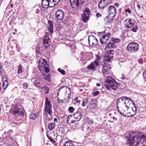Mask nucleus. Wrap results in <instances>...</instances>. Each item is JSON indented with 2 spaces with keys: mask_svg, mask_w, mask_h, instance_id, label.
<instances>
[{
  "mask_svg": "<svg viewBox=\"0 0 146 146\" xmlns=\"http://www.w3.org/2000/svg\"><path fill=\"white\" fill-rule=\"evenodd\" d=\"M6 14H7L6 13H5V15H4L3 18H7V17L6 16Z\"/></svg>",
  "mask_w": 146,
  "mask_h": 146,
  "instance_id": "obj_61",
  "label": "nucleus"
},
{
  "mask_svg": "<svg viewBox=\"0 0 146 146\" xmlns=\"http://www.w3.org/2000/svg\"><path fill=\"white\" fill-rule=\"evenodd\" d=\"M116 103L117 108L119 112L122 115L125 116V113L127 112L130 105L133 103L130 98L124 96L117 100Z\"/></svg>",
  "mask_w": 146,
  "mask_h": 146,
  "instance_id": "obj_1",
  "label": "nucleus"
},
{
  "mask_svg": "<svg viewBox=\"0 0 146 146\" xmlns=\"http://www.w3.org/2000/svg\"><path fill=\"white\" fill-rule=\"evenodd\" d=\"M35 12L36 13H38L39 12V10L38 9H37L35 11Z\"/></svg>",
  "mask_w": 146,
  "mask_h": 146,
  "instance_id": "obj_60",
  "label": "nucleus"
},
{
  "mask_svg": "<svg viewBox=\"0 0 146 146\" xmlns=\"http://www.w3.org/2000/svg\"><path fill=\"white\" fill-rule=\"evenodd\" d=\"M132 27H133L131 28L132 31L133 32H136L138 29V26L135 24Z\"/></svg>",
  "mask_w": 146,
  "mask_h": 146,
  "instance_id": "obj_37",
  "label": "nucleus"
},
{
  "mask_svg": "<svg viewBox=\"0 0 146 146\" xmlns=\"http://www.w3.org/2000/svg\"><path fill=\"white\" fill-rule=\"evenodd\" d=\"M56 18H63L64 16L63 12L61 10H58L55 13Z\"/></svg>",
  "mask_w": 146,
  "mask_h": 146,
  "instance_id": "obj_20",
  "label": "nucleus"
},
{
  "mask_svg": "<svg viewBox=\"0 0 146 146\" xmlns=\"http://www.w3.org/2000/svg\"><path fill=\"white\" fill-rule=\"evenodd\" d=\"M67 90L69 91L70 92V90L69 87L67 86H62L59 88L58 92V93H59L60 92L66 93V92Z\"/></svg>",
  "mask_w": 146,
  "mask_h": 146,
  "instance_id": "obj_22",
  "label": "nucleus"
},
{
  "mask_svg": "<svg viewBox=\"0 0 146 146\" xmlns=\"http://www.w3.org/2000/svg\"><path fill=\"white\" fill-rule=\"evenodd\" d=\"M48 1L49 3L50 2H51V5H50V7H52L54 6L55 5L54 4V3L52 2V0H48Z\"/></svg>",
  "mask_w": 146,
  "mask_h": 146,
  "instance_id": "obj_46",
  "label": "nucleus"
},
{
  "mask_svg": "<svg viewBox=\"0 0 146 146\" xmlns=\"http://www.w3.org/2000/svg\"><path fill=\"white\" fill-rule=\"evenodd\" d=\"M106 83L105 86L108 90L111 89L116 90L120 87V83L117 82L115 80L111 77L108 76L105 80Z\"/></svg>",
  "mask_w": 146,
  "mask_h": 146,
  "instance_id": "obj_3",
  "label": "nucleus"
},
{
  "mask_svg": "<svg viewBox=\"0 0 146 146\" xmlns=\"http://www.w3.org/2000/svg\"><path fill=\"white\" fill-rule=\"evenodd\" d=\"M114 5L117 7H118L119 6V4L118 3H115Z\"/></svg>",
  "mask_w": 146,
  "mask_h": 146,
  "instance_id": "obj_59",
  "label": "nucleus"
},
{
  "mask_svg": "<svg viewBox=\"0 0 146 146\" xmlns=\"http://www.w3.org/2000/svg\"><path fill=\"white\" fill-rule=\"evenodd\" d=\"M71 98V96H68L67 98V100H68V99H69L70 98Z\"/></svg>",
  "mask_w": 146,
  "mask_h": 146,
  "instance_id": "obj_62",
  "label": "nucleus"
},
{
  "mask_svg": "<svg viewBox=\"0 0 146 146\" xmlns=\"http://www.w3.org/2000/svg\"><path fill=\"white\" fill-rule=\"evenodd\" d=\"M100 69H98V71L101 73L102 72L104 76H106L110 73L108 70V67L105 64H101L99 66Z\"/></svg>",
  "mask_w": 146,
  "mask_h": 146,
  "instance_id": "obj_6",
  "label": "nucleus"
},
{
  "mask_svg": "<svg viewBox=\"0 0 146 146\" xmlns=\"http://www.w3.org/2000/svg\"><path fill=\"white\" fill-rule=\"evenodd\" d=\"M48 125L49 129L51 130H52L55 127L54 124L52 123H49Z\"/></svg>",
  "mask_w": 146,
  "mask_h": 146,
  "instance_id": "obj_36",
  "label": "nucleus"
},
{
  "mask_svg": "<svg viewBox=\"0 0 146 146\" xmlns=\"http://www.w3.org/2000/svg\"><path fill=\"white\" fill-rule=\"evenodd\" d=\"M139 49V45L138 43L135 42L129 43L126 48V49L132 53L137 52Z\"/></svg>",
  "mask_w": 146,
  "mask_h": 146,
  "instance_id": "obj_5",
  "label": "nucleus"
},
{
  "mask_svg": "<svg viewBox=\"0 0 146 146\" xmlns=\"http://www.w3.org/2000/svg\"><path fill=\"white\" fill-rule=\"evenodd\" d=\"M112 58H110L109 56L106 55L104 56V60L105 61H106L108 62H110V60Z\"/></svg>",
  "mask_w": 146,
  "mask_h": 146,
  "instance_id": "obj_39",
  "label": "nucleus"
},
{
  "mask_svg": "<svg viewBox=\"0 0 146 146\" xmlns=\"http://www.w3.org/2000/svg\"><path fill=\"white\" fill-rule=\"evenodd\" d=\"M91 15V14L89 9L86 8L84 11V16L82 18H89Z\"/></svg>",
  "mask_w": 146,
  "mask_h": 146,
  "instance_id": "obj_18",
  "label": "nucleus"
},
{
  "mask_svg": "<svg viewBox=\"0 0 146 146\" xmlns=\"http://www.w3.org/2000/svg\"><path fill=\"white\" fill-rule=\"evenodd\" d=\"M143 76L144 79L146 81V70L143 72Z\"/></svg>",
  "mask_w": 146,
  "mask_h": 146,
  "instance_id": "obj_47",
  "label": "nucleus"
},
{
  "mask_svg": "<svg viewBox=\"0 0 146 146\" xmlns=\"http://www.w3.org/2000/svg\"><path fill=\"white\" fill-rule=\"evenodd\" d=\"M126 135L127 137H127L128 139L127 142L129 144V146H137L139 145L142 139L144 140L146 139V137L143 135H142L141 136H133L128 133Z\"/></svg>",
  "mask_w": 146,
  "mask_h": 146,
  "instance_id": "obj_2",
  "label": "nucleus"
},
{
  "mask_svg": "<svg viewBox=\"0 0 146 146\" xmlns=\"http://www.w3.org/2000/svg\"><path fill=\"white\" fill-rule=\"evenodd\" d=\"M127 21V19L126 20L124 21V23H125ZM135 23L133 22V21H132L131 19L129 20H128V22H127V25L126 27L128 28H130Z\"/></svg>",
  "mask_w": 146,
  "mask_h": 146,
  "instance_id": "obj_25",
  "label": "nucleus"
},
{
  "mask_svg": "<svg viewBox=\"0 0 146 146\" xmlns=\"http://www.w3.org/2000/svg\"><path fill=\"white\" fill-rule=\"evenodd\" d=\"M138 62L139 64H143V62L142 61V59H139Z\"/></svg>",
  "mask_w": 146,
  "mask_h": 146,
  "instance_id": "obj_55",
  "label": "nucleus"
},
{
  "mask_svg": "<svg viewBox=\"0 0 146 146\" xmlns=\"http://www.w3.org/2000/svg\"><path fill=\"white\" fill-rule=\"evenodd\" d=\"M116 47V46L114 44V43L113 42L111 41H110V43L107 44L106 45L103 46L104 48L106 49V48H108L109 49L114 48Z\"/></svg>",
  "mask_w": 146,
  "mask_h": 146,
  "instance_id": "obj_16",
  "label": "nucleus"
},
{
  "mask_svg": "<svg viewBox=\"0 0 146 146\" xmlns=\"http://www.w3.org/2000/svg\"><path fill=\"white\" fill-rule=\"evenodd\" d=\"M40 88L45 92L44 94H48L50 91V89L48 87L45 86L43 87H40Z\"/></svg>",
  "mask_w": 146,
  "mask_h": 146,
  "instance_id": "obj_32",
  "label": "nucleus"
},
{
  "mask_svg": "<svg viewBox=\"0 0 146 146\" xmlns=\"http://www.w3.org/2000/svg\"><path fill=\"white\" fill-rule=\"evenodd\" d=\"M47 136L48 137L49 139L53 143H54L55 142V141L54 140L53 138H52L51 137H49L48 135H47Z\"/></svg>",
  "mask_w": 146,
  "mask_h": 146,
  "instance_id": "obj_43",
  "label": "nucleus"
},
{
  "mask_svg": "<svg viewBox=\"0 0 146 146\" xmlns=\"http://www.w3.org/2000/svg\"><path fill=\"white\" fill-rule=\"evenodd\" d=\"M114 51L112 50H108L106 55L109 56L110 58H113V55L114 54Z\"/></svg>",
  "mask_w": 146,
  "mask_h": 146,
  "instance_id": "obj_29",
  "label": "nucleus"
},
{
  "mask_svg": "<svg viewBox=\"0 0 146 146\" xmlns=\"http://www.w3.org/2000/svg\"><path fill=\"white\" fill-rule=\"evenodd\" d=\"M111 35L110 33H108L106 35L102 36L100 39V42L102 45H104L106 44V42L109 39Z\"/></svg>",
  "mask_w": 146,
  "mask_h": 146,
  "instance_id": "obj_9",
  "label": "nucleus"
},
{
  "mask_svg": "<svg viewBox=\"0 0 146 146\" xmlns=\"http://www.w3.org/2000/svg\"><path fill=\"white\" fill-rule=\"evenodd\" d=\"M74 100L76 101V103H80V100H77V98H76L74 99Z\"/></svg>",
  "mask_w": 146,
  "mask_h": 146,
  "instance_id": "obj_52",
  "label": "nucleus"
},
{
  "mask_svg": "<svg viewBox=\"0 0 146 146\" xmlns=\"http://www.w3.org/2000/svg\"><path fill=\"white\" fill-rule=\"evenodd\" d=\"M48 23L49 25L48 26V28L49 32H48L50 35H51L53 33V25L52 21L50 20H48Z\"/></svg>",
  "mask_w": 146,
  "mask_h": 146,
  "instance_id": "obj_19",
  "label": "nucleus"
},
{
  "mask_svg": "<svg viewBox=\"0 0 146 146\" xmlns=\"http://www.w3.org/2000/svg\"><path fill=\"white\" fill-rule=\"evenodd\" d=\"M89 123L90 124H93V120L92 119H91L89 121Z\"/></svg>",
  "mask_w": 146,
  "mask_h": 146,
  "instance_id": "obj_57",
  "label": "nucleus"
},
{
  "mask_svg": "<svg viewBox=\"0 0 146 146\" xmlns=\"http://www.w3.org/2000/svg\"><path fill=\"white\" fill-rule=\"evenodd\" d=\"M71 143L68 141H66L64 144V146H70Z\"/></svg>",
  "mask_w": 146,
  "mask_h": 146,
  "instance_id": "obj_45",
  "label": "nucleus"
},
{
  "mask_svg": "<svg viewBox=\"0 0 146 146\" xmlns=\"http://www.w3.org/2000/svg\"><path fill=\"white\" fill-rule=\"evenodd\" d=\"M89 19H82V20L85 23H87Z\"/></svg>",
  "mask_w": 146,
  "mask_h": 146,
  "instance_id": "obj_54",
  "label": "nucleus"
},
{
  "mask_svg": "<svg viewBox=\"0 0 146 146\" xmlns=\"http://www.w3.org/2000/svg\"><path fill=\"white\" fill-rule=\"evenodd\" d=\"M49 73H48L47 74L44 73V74H44L45 76L44 78L45 79L46 81L50 82L51 79V75Z\"/></svg>",
  "mask_w": 146,
  "mask_h": 146,
  "instance_id": "obj_33",
  "label": "nucleus"
},
{
  "mask_svg": "<svg viewBox=\"0 0 146 146\" xmlns=\"http://www.w3.org/2000/svg\"><path fill=\"white\" fill-rule=\"evenodd\" d=\"M82 106L83 107H86V105L88 103V99L87 98H84L82 100Z\"/></svg>",
  "mask_w": 146,
  "mask_h": 146,
  "instance_id": "obj_31",
  "label": "nucleus"
},
{
  "mask_svg": "<svg viewBox=\"0 0 146 146\" xmlns=\"http://www.w3.org/2000/svg\"><path fill=\"white\" fill-rule=\"evenodd\" d=\"M101 58L100 56L98 54L96 55L95 60L93 62L95 63L96 66H100L99 64L101 61Z\"/></svg>",
  "mask_w": 146,
  "mask_h": 146,
  "instance_id": "obj_21",
  "label": "nucleus"
},
{
  "mask_svg": "<svg viewBox=\"0 0 146 146\" xmlns=\"http://www.w3.org/2000/svg\"><path fill=\"white\" fill-rule=\"evenodd\" d=\"M125 13H131V10L129 9L125 10Z\"/></svg>",
  "mask_w": 146,
  "mask_h": 146,
  "instance_id": "obj_51",
  "label": "nucleus"
},
{
  "mask_svg": "<svg viewBox=\"0 0 146 146\" xmlns=\"http://www.w3.org/2000/svg\"><path fill=\"white\" fill-rule=\"evenodd\" d=\"M57 120L56 118H55L54 119V121H57Z\"/></svg>",
  "mask_w": 146,
  "mask_h": 146,
  "instance_id": "obj_63",
  "label": "nucleus"
},
{
  "mask_svg": "<svg viewBox=\"0 0 146 146\" xmlns=\"http://www.w3.org/2000/svg\"><path fill=\"white\" fill-rule=\"evenodd\" d=\"M22 66L21 64H20L18 67L17 73L19 74L21 73L23 71V69H22Z\"/></svg>",
  "mask_w": 146,
  "mask_h": 146,
  "instance_id": "obj_38",
  "label": "nucleus"
},
{
  "mask_svg": "<svg viewBox=\"0 0 146 146\" xmlns=\"http://www.w3.org/2000/svg\"><path fill=\"white\" fill-rule=\"evenodd\" d=\"M49 3L48 0H42V6L44 8H47L50 7V5H51V2Z\"/></svg>",
  "mask_w": 146,
  "mask_h": 146,
  "instance_id": "obj_23",
  "label": "nucleus"
},
{
  "mask_svg": "<svg viewBox=\"0 0 146 146\" xmlns=\"http://www.w3.org/2000/svg\"><path fill=\"white\" fill-rule=\"evenodd\" d=\"M122 76L121 77V80H124L125 79V75L123 74H122Z\"/></svg>",
  "mask_w": 146,
  "mask_h": 146,
  "instance_id": "obj_56",
  "label": "nucleus"
},
{
  "mask_svg": "<svg viewBox=\"0 0 146 146\" xmlns=\"http://www.w3.org/2000/svg\"><path fill=\"white\" fill-rule=\"evenodd\" d=\"M101 15L99 13H97L96 15V17L97 18H98L99 17H101Z\"/></svg>",
  "mask_w": 146,
  "mask_h": 146,
  "instance_id": "obj_53",
  "label": "nucleus"
},
{
  "mask_svg": "<svg viewBox=\"0 0 146 146\" xmlns=\"http://www.w3.org/2000/svg\"><path fill=\"white\" fill-rule=\"evenodd\" d=\"M13 113L16 116L17 115L23 116L24 115V112L22 111L20 109L18 108H16L13 109Z\"/></svg>",
  "mask_w": 146,
  "mask_h": 146,
  "instance_id": "obj_12",
  "label": "nucleus"
},
{
  "mask_svg": "<svg viewBox=\"0 0 146 146\" xmlns=\"http://www.w3.org/2000/svg\"><path fill=\"white\" fill-rule=\"evenodd\" d=\"M31 81L35 86L38 87H40V80L39 77H34L32 79Z\"/></svg>",
  "mask_w": 146,
  "mask_h": 146,
  "instance_id": "obj_11",
  "label": "nucleus"
},
{
  "mask_svg": "<svg viewBox=\"0 0 146 146\" xmlns=\"http://www.w3.org/2000/svg\"><path fill=\"white\" fill-rule=\"evenodd\" d=\"M43 51L40 48V47L37 46L36 49V54L37 56L42 54Z\"/></svg>",
  "mask_w": 146,
  "mask_h": 146,
  "instance_id": "obj_30",
  "label": "nucleus"
},
{
  "mask_svg": "<svg viewBox=\"0 0 146 146\" xmlns=\"http://www.w3.org/2000/svg\"><path fill=\"white\" fill-rule=\"evenodd\" d=\"M75 110L74 108L72 107H70L68 108V110L69 112L70 113H72L74 112Z\"/></svg>",
  "mask_w": 146,
  "mask_h": 146,
  "instance_id": "obj_40",
  "label": "nucleus"
},
{
  "mask_svg": "<svg viewBox=\"0 0 146 146\" xmlns=\"http://www.w3.org/2000/svg\"><path fill=\"white\" fill-rule=\"evenodd\" d=\"M52 2L54 3V4L56 5L59 2L60 0H52Z\"/></svg>",
  "mask_w": 146,
  "mask_h": 146,
  "instance_id": "obj_48",
  "label": "nucleus"
},
{
  "mask_svg": "<svg viewBox=\"0 0 146 146\" xmlns=\"http://www.w3.org/2000/svg\"><path fill=\"white\" fill-rule=\"evenodd\" d=\"M3 139L1 138L0 137V145H1L3 144Z\"/></svg>",
  "mask_w": 146,
  "mask_h": 146,
  "instance_id": "obj_50",
  "label": "nucleus"
},
{
  "mask_svg": "<svg viewBox=\"0 0 146 146\" xmlns=\"http://www.w3.org/2000/svg\"><path fill=\"white\" fill-rule=\"evenodd\" d=\"M23 88L25 89H27L28 88V84L27 83H25L23 84Z\"/></svg>",
  "mask_w": 146,
  "mask_h": 146,
  "instance_id": "obj_44",
  "label": "nucleus"
},
{
  "mask_svg": "<svg viewBox=\"0 0 146 146\" xmlns=\"http://www.w3.org/2000/svg\"><path fill=\"white\" fill-rule=\"evenodd\" d=\"M38 68L42 74L50 73V71L48 68V66L45 60L42 59L38 63Z\"/></svg>",
  "mask_w": 146,
  "mask_h": 146,
  "instance_id": "obj_4",
  "label": "nucleus"
},
{
  "mask_svg": "<svg viewBox=\"0 0 146 146\" xmlns=\"http://www.w3.org/2000/svg\"><path fill=\"white\" fill-rule=\"evenodd\" d=\"M109 14L107 16V18H113L116 15V9L113 6H111L108 8Z\"/></svg>",
  "mask_w": 146,
  "mask_h": 146,
  "instance_id": "obj_7",
  "label": "nucleus"
},
{
  "mask_svg": "<svg viewBox=\"0 0 146 146\" xmlns=\"http://www.w3.org/2000/svg\"><path fill=\"white\" fill-rule=\"evenodd\" d=\"M38 115V113H31L29 115V117L31 119L33 120L35 119Z\"/></svg>",
  "mask_w": 146,
  "mask_h": 146,
  "instance_id": "obj_28",
  "label": "nucleus"
},
{
  "mask_svg": "<svg viewBox=\"0 0 146 146\" xmlns=\"http://www.w3.org/2000/svg\"><path fill=\"white\" fill-rule=\"evenodd\" d=\"M46 102L44 104V108H52V105L50 104V102L48 98H45Z\"/></svg>",
  "mask_w": 146,
  "mask_h": 146,
  "instance_id": "obj_24",
  "label": "nucleus"
},
{
  "mask_svg": "<svg viewBox=\"0 0 146 146\" xmlns=\"http://www.w3.org/2000/svg\"><path fill=\"white\" fill-rule=\"evenodd\" d=\"M88 41L90 45L91 46L97 45L98 43L97 39L92 35H90L88 36Z\"/></svg>",
  "mask_w": 146,
  "mask_h": 146,
  "instance_id": "obj_8",
  "label": "nucleus"
},
{
  "mask_svg": "<svg viewBox=\"0 0 146 146\" xmlns=\"http://www.w3.org/2000/svg\"><path fill=\"white\" fill-rule=\"evenodd\" d=\"M50 43V40L49 37L47 35H45L43 40V46L45 48H46L49 46Z\"/></svg>",
  "mask_w": 146,
  "mask_h": 146,
  "instance_id": "obj_10",
  "label": "nucleus"
},
{
  "mask_svg": "<svg viewBox=\"0 0 146 146\" xmlns=\"http://www.w3.org/2000/svg\"><path fill=\"white\" fill-rule=\"evenodd\" d=\"M72 116L68 115L67 117V122L68 123H76V122L74 120L72 119Z\"/></svg>",
  "mask_w": 146,
  "mask_h": 146,
  "instance_id": "obj_26",
  "label": "nucleus"
},
{
  "mask_svg": "<svg viewBox=\"0 0 146 146\" xmlns=\"http://www.w3.org/2000/svg\"><path fill=\"white\" fill-rule=\"evenodd\" d=\"M76 123H77L78 121H79L82 116V113L80 111H77L73 115Z\"/></svg>",
  "mask_w": 146,
  "mask_h": 146,
  "instance_id": "obj_13",
  "label": "nucleus"
},
{
  "mask_svg": "<svg viewBox=\"0 0 146 146\" xmlns=\"http://www.w3.org/2000/svg\"><path fill=\"white\" fill-rule=\"evenodd\" d=\"M8 84V82L7 80H5L3 82V90L6 89L7 87Z\"/></svg>",
  "mask_w": 146,
  "mask_h": 146,
  "instance_id": "obj_34",
  "label": "nucleus"
},
{
  "mask_svg": "<svg viewBox=\"0 0 146 146\" xmlns=\"http://www.w3.org/2000/svg\"><path fill=\"white\" fill-rule=\"evenodd\" d=\"M58 71L60 72L63 75L65 74L66 72L63 69H61L60 68H59L58 69Z\"/></svg>",
  "mask_w": 146,
  "mask_h": 146,
  "instance_id": "obj_42",
  "label": "nucleus"
},
{
  "mask_svg": "<svg viewBox=\"0 0 146 146\" xmlns=\"http://www.w3.org/2000/svg\"><path fill=\"white\" fill-rule=\"evenodd\" d=\"M113 20V19H105V23L106 24H110L112 23Z\"/></svg>",
  "mask_w": 146,
  "mask_h": 146,
  "instance_id": "obj_35",
  "label": "nucleus"
},
{
  "mask_svg": "<svg viewBox=\"0 0 146 146\" xmlns=\"http://www.w3.org/2000/svg\"><path fill=\"white\" fill-rule=\"evenodd\" d=\"M98 66H96L95 63L92 62L87 66V68L88 70L96 71L97 70V67Z\"/></svg>",
  "mask_w": 146,
  "mask_h": 146,
  "instance_id": "obj_17",
  "label": "nucleus"
},
{
  "mask_svg": "<svg viewBox=\"0 0 146 146\" xmlns=\"http://www.w3.org/2000/svg\"><path fill=\"white\" fill-rule=\"evenodd\" d=\"M109 0H101L99 2L98 4V7L101 9H103L105 7V4L107 3Z\"/></svg>",
  "mask_w": 146,
  "mask_h": 146,
  "instance_id": "obj_15",
  "label": "nucleus"
},
{
  "mask_svg": "<svg viewBox=\"0 0 146 146\" xmlns=\"http://www.w3.org/2000/svg\"><path fill=\"white\" fill-rule=\"evenodd\" d=\"M111 41L113 43H114V44L116 43L119 42L120 41V39L118 38L117 39H115L114 38H113L112 40Z\"/></svg>",
  "mask_w": 146,
  "mask_h": 146,
  "instance_id": "obj_41",
  "label": "nucleus"
},
{
  "mask_svg": "<svg viewBox=\"0 0 146 146\" xmlns=\"http://www.w3.org/2000/svg\"><path fill=\"white\" fill-rule=\"evenodd\" d=\"M44 111H45V114L46 115H48V114L51 116L52 114V108H44Z\"/></svg>",
  "mask_w": 146,
  "mask_h": 146,
  "instance_id": "obj_27",
  "label": "nucleus"
},
{
  "mask_svg": "<svg viewBox=\"0 0 146 146\" xmlns=\"http://www.w3.org/2000/svg\"><path fill=\"white\" fill-rule=\"evenodd\" d=\"M70 5L73 8L78 7L81 1L80 0H70Z\"/></svg>",
  "mask_w": 146,
  "mask_h": 146,
  "instance_id": "obj_14",
  "label": "nucleus"
},
{
  "mask_svg": "<svg viewBox=\"0 0 146 146\" xmlns=\"http://www.w3.org/2000/svg\"><path fill=\"white\" fill-rule=\"evenodd\" d=\"M137 7H138L139 10H140V6L139 5V4H138L137 5Z\"/></svg>",
  "mask_w": 146,
  "mask_h": 146,
  "instance_id": "obj_58",
  "label": "nucleus"
},
{
  "mask_svg": "<svg viewBox=\"0 0 146 146\" xmlns=\"http://www.w3.org/2000/svg\"><path fill=\"white\" fill-rule=\"evenodd\" d=\"M99 91H96V92H94L93 94V95L94 96H96L99 94Z\"/></svg>",
  "mask_w": 146,
  "mask_h": 146,
  "instance_id": "obj_49",
  "label": "nucleus"
},
{
  "mask_svg": "<svg viewBox=\"0 0 146 146\" xmlns=\"http://www.w3.org/2000/svg\"><path fill=\"white\" fill-rule=\"evenodd\" d=\"M96 85L97 86H100V84H97Z\"/></svg>",
  "mask_w": 146,
  "mask_h": 146,
  "instance_id": "obj_64",
  "label": "nucleus"
}]
</instances>
